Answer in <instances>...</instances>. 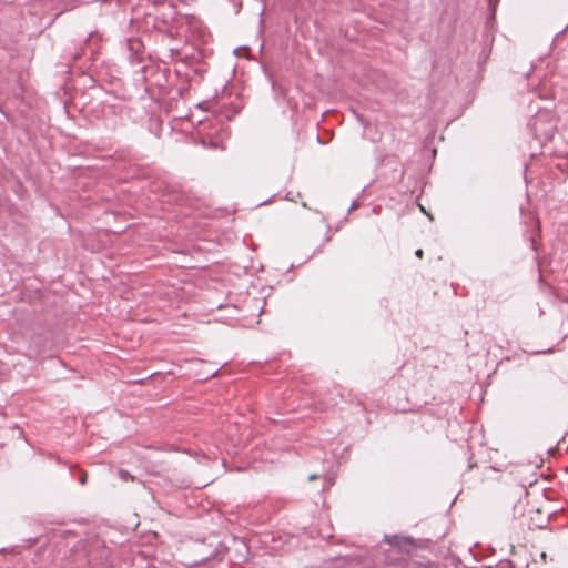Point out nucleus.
<instances>
[{
    "label": "nucleus",
    "mask_w": 568,
    "mask_h": 568,
    "mask_svg": "<svg viewBox=\"0 0 568 568\" xmlns=\"http://www.w3.org/2000/svg\"><path fill=\"white\" fill-rule=\"evenodd\" d=\"M529 128L539 142L549 141L554 136L555 124L547 111H538L529 121Z\"/></svg>",
    "instance_id": "f257e3e1"
},
{
    "label": "nucleus",
    "mask_w": 568,
    "mask_h": 568,
    "mask_svg": "<svg viewBox=\"0 0 568 568\" xmlns=\"http://www.w3.org/2000/svg\"><path fill=\"white\" fill-rule=\"evenodd\" d=\"M557 168L562 172L568 174V158L564 159L562 162L557 164Z\"/></svg>",
    "instance_id": "f03ea898"
},
{
    "label": "nucleus",
    "mask_w": 568,
    "mask_h": 568,
    "mask_svg": "<svg viewBox=\"0 0 568 568\" xmlns=\"http://www.w3.org/2000/svg\"><path fill=\"white\" fill-rule=\"evenodd\" d=\"M97 37H98V33H97V32H91V33L89 34V37H88V40H90V39H94V38H97Z\"/></svg>",
    "instance_id": "7ed1b4c3"
},
{
    "label": "nucleus",
    "mask_w": 568,
    "mask_h": 568,
    "mask_svg": "<svg viewBox=\"0 0 568 568\" xmlns=\"http://www.w3.org/2000/svg\"><path fill=\"white\" fill-rule=\"evenodd\" d=\"M119 474H120V476H121V477H123V478H126V476H128V473H126V471H124V470H120V471H119Z\"/></svg>",
    "instance_id": "20e7f679"
},
{
    "label": "nucleus",
    "mask_w": 568,
    "mask_h": 568,
    "mask_svg": "<svg viewBox=\"0 0 568 568\" xmlns=\"http://www.w3.org/2000/svg\"><path fill=\"white\" fill-rule=\"evenodd\" d=\"M416 256L418 257H422L423 255V251L420 248H418L416 252H415Z\"/></svg>",
    "instance_id": "39448f33"
},
{
    "label": "nucleus",
    "mask_w": 568,
    "mask_h": 568,
    "mask_svg": "<svg viewBox=\"0 0 568 568\" xmlns=\"http://www.w3.org/2000/svg\"><path fill=\"white\" fill-rule=\"evenodd\" d=\"M356 207H357V203H356V202H353V203H352V205H351V207H349V211H352V210H354V209H356Z\"/></svg>",
    "instance_id": "423d86ee"
},
{
    "label": "nucleus",
    "mask_w": 568,
    "mask_h": 568,
    "mask_svg": "<svg viewBox=\"0 0 568 568\" xmlns=\"http://www.w3.org/2000/svg\"><path fill=\"white\" fill-rule=\"evenodd\" d=\"M315 478H316V475H311V476L308 477V479H310V480H313V479H315Z\"/></svg>",
    "instance_id": "0eeeda50"
},
{
    "label": "nucleus",
    "mask_w": 568,
    "mask_h": 568,
    "mask_svg": "<svg viewBox=\"0 0 568 568\" xmlns=\"http://www.w3.org/2000/svg\"><path fill=\"white\" fill-rule=\"evenodd\" d=\"M85 483V478H81V484L83 485Z\"/></svg>",
    "instance_id": "6e6552de"
}]
</instances>
